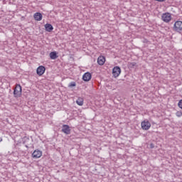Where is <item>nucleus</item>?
<instances>
[{
    "mask_svg": "<svg viewBox=\"0 0 182 182\" xmlns=\"http://www.w3.org/2000/svg\"><path fill=\"white\" fill-rule=\"evenodd\" d=\"M50 58L53 60H55V59H58V58H59V56L58 55V53L56 51H53V52L50 53Z\"/></svg>",
    "mask_w": 182,
    "mask_h": 182,
    "instance_id": "f8f14e48",
    "label": "nucleus"
},
{
    "mask_svg": "<svg viewBox=\"0 0 182 182\" xmlns=\"http://www.w3.org/2000/svg\"><path fill=\"white\" fill-rule=\"evenodd\" d=\"M120 73H122V70L120 69V67L116 66L113 68L112 75L114 77H119Z\"/></svg>",
    "mask_w": 182,
    "mask_h": 182,
    "instance_id": "39448f33",
    "label": "nucleus"
},
{
    "mask_svg": "<svg viewBox=\"0 0 182 182\" xmlns=\"http://www.w3.org/2000/svg\"><path fill=\"white\" fill-rule=\"evenodd\" d=\"M75 86H76V82L74 81L70 82L68 85V87H75Z\"/></svg>",
    "mask_w": 182,
    "mask_h": 182,
    "instance_id": "f3484780",
    "label": "nucleus"
},
{
    "mask_svg": "<svg viewBox=\"0 0 182 182\" xmlns=\"http://www.w3.org/2000/svg\"><path fill=\"white\" fill-rule=\"evenodd\" d=\"M90 79H92V74H90V73H85L82 75V80H84V82H89Z\"/></svg>",
    "mask_w": 182,
    "mask_h": 182,
    "instance_id": "1a4fd4ad",
    "label": "nucleus"
},
{
    "mask_svg": "<svg viewBox=\"0 0 182 182\" xmlns=\"http://www.w3.org/2000/svg\"><path fill=\"white\" fill-rule=\"evenodd\" d=\"M45 70H46V68H45V66L40 65L36 70V73L38 76H42V75L45 73Z\"/></svg>",
    "mask_w": 182,
    "mask_h": 182,
    "instance_id": "0eeeda50",
    "label": "nucleus"
},
{
    "mask_svg": "<svg viewBox=\"0 0 182 182\" xmlns=\"http://www.w3.org/2000/svg\"><path fill=\"white\" fill-rule=\"evenodd\" d=\"M153 147H154V146H153V144H151V148L153 149Z\"/></svg>",
    "mask_w": 182,
    "mask_h": 182,
    "instance_id": "4be33fe9",
    "label": "nucleus"
},
{
    "mask_svg": "<svg viewBox=\"0 0 182 182\" xmlns=\"http://www.w3.org/2000/svg\"><path fill=\"white\" fill-rule=\"evenodd\" d=\"M29 137L28 136H24L22 139V141H23V144H26V142L27 141H29Z\"/></svg>",
    "mask_w": 182,
    "mask_h": 182,
    "instance_id": "dca6fc26",
    "label": "nucleus"
},
{
    "mask_svg": "<svg viewBox=\"0 0 182 182\" xmlns=\"http://www.w3.org/2000/svg\"><path fill=\"white\" fill-rule=\"evenodd\" d=\"M25 146L26 147V149H28L29 146H28V144H26Z\"/></svg>",
    "mask_w": 182,
    "mask_h": 182,
    "instance_id": "412c9836",
    "label": "nucleus"
},
{
    "mask_svg": "<svg viewBox=\"0 0 182 182\" xmlns=\"http://www.w3.org/2000/svg\"><path fill=\"white\" fill-rule=\"evenodd\" d=\"M33 159H41L42 157V151L36 149L32 154Z\"/></svg>",
    "mask_w": 182,
    "mask_h": 182,
    "instance_id": "423d86ee",
    "label": "nucleus"
},
{
    "mask_svg": "<svg viewBox=\"0 0 182 182\" xmlns=\"http://www.w3.org/2000/svg\"><path fill=\"white\" fill-rule=\"evenodd\" d=\"M105 62H106V58H105V56L98 57L97 58L98 65H100V66H102V65H105Z\"/></svg>",
    "mask_w": 182,
    "mask_h": 182,
    "instance_id": "9d476101",
    "label": "nucleus"
},
{
    "mask_svg": "<svg viewBox=\"0 0 182 182\" xmlns=\"http://www.w3.org/2000/svg\"><path fill=\"white\" fill-rule=\"evenodd\" d=\"M137 66V63H136L135 62L133 63H130L129 64V68H130L131 69L134 68V67Z\"/></svg>",
    "mask_w": 182,
    "mask_h": 182,
    "instance_id": "2eb2a0df",
    "label": "nucleus"
},
{
    "mask_svg": "<svg viewBox=\"0 0 182 182\" xmlns=\"http://www.w3.org/2000/svg\"><path fill=\"white\" fill-rule=\"evenodd\" d=\"M45 28L47 32H52V31H53V26L50 23L45 24Z\"/></svg>",
    "mask_w": 182,
    "mask_h": 182,
    "instance_id": "ddd939ff",
    "label": "nucleus"
},
{
    "mask_svg": "<svg viewBox=\"0 0 182 182\" xmlns=\"http://www.w3.org/2000/svg\"><path fill=\"white\" fill-rule=\"evenodd\" d=\"M33 18L35 21H41L43 18L42 14L39 12L35 13L33 15Z\"/></svg>",
    "mask_w": 182,
    "mask_h": 182,
    "instance_id": "9b49d317",
    "label": "nucleus"
},
{
    "mask_svg": "<svg viewBox=\"0 0 182 182\" xmlns=\"http://www.w3.org/2000/svg\"><path fill=\"white\" fill-rule=\"evenodd\" d=\"M178 107H180V109H182V100H181L178 102Z\"/></svg>",
    "mask_w": 182,
    "mask_h": 182,
    "instance_id": "6ab92c4d",
    "label": "nucleus"
},
{
    "mask_svg": "<svg viewBox=\"0 0 182 182\" xmlns=\"http://www.w3.org/2000/svg\"><path fill=\"white\" fill-rule=\"evenodd\" d=\"M76 103L77 105H78V106H83V103H84V100L82 97H79L77 98V100H76Z\"/></svg>",
    "mask_w": 182,
    "mask_h": 182,
    "instance_id": "4468645a",
    "label": "nucleus"
},
{
    "mask_svg": "<svg viewBox=\"0 0 182 182\" xmlns=\"http://www.w3.org/2000/svg\"><path fill=\"white\" fill-rule=\"evenodd\" d=\"M141 127L142 130H149L151 127V124H150L149 120L145 119L141 123Z\"/></svg>",
    "mask_w": 182,
    "mask_h": 182,
    "instance_id": "7ed1b4c3",
    "label": "nucleus"
},
{
    "mask_svg": "<svg viewBox=\"0 0 182 182\" xmlns=\"http://www.w3.org/2000/svg\"><path fill=\"white\" fill-rule=\"evenodd\" d=\"M176 116H177V117H182V112L181 111L176 112Z\"/></svg>",
    "mask_w": 182,
    "mask_h": 182,
    "instance_id": "a211bd4d",
    "label": "nucleus"
},
{
    "mask_svg": "<svg viewBox=\"0 0 182 182\" xmlns=\"http://www.w3.org/2000/svg\"><path fill=\"white\" fill-rule=\"evenodd\" d=\"M14 96L16 98L21 97V96H22V87L21 85H16V87L14 90Z\"/></svg>",
    "mask_w": 182,
    "mask_h": 182,
    "instance_id": "f257e3e1",
    "label": "nucleus"
},
{
    "mask_svg": "<svg viewBox=\"0 0 182 182\" xmlns=\"http://www.w3.org/2000/svg\"><path fill=\"white\" fill-rule=\"evenodd\" d=\"M161 19L166 23H168V22H170V21H171V14L168 12L164 13L161 16Z\"/></svg>",
    "mask_w": 182,
    "mask_h": 182,
    "instance_id": "f03ea898",
    "label": "nucleus"
},
{
    "mask_svg": "<svg viewBox=\"0 0 182 182\" xmlns=\"http://www.w3.org/2000/svg\"><path fill=\"white\" fill-rule=\"evenodd\" d=\"M1 141H2V138L0 137V143H1Z\"/></svg>",
    "mask_w": 182,
    "mask_h": 182,
    "instance_id": "5701e85b",
    "label": "nucleus"
},
{
    "mask_svg": "<svg viewBox=\"0 0 182 182\" xmlns=\"http://www.w3.org/2000/svg\"><path fill=\"white\" fill-rule=\"evenodd\" d=\"M173 30H175L176 32H181L182 31V21H176L173 25Z\"/></svg>",
    "mask_w": 182,
    "mask_h": 182,
    "instance_id": "20e7f679",
    "label": "nucleus"
},
{
    "mask_svg": "<svg viewBox=\"0 0 182 182\" xmlns=\"http://www.w3.org/2000/svg\"><path fill=\"white\" fill-rule=\"evenodd\" d=\"M62 132L63 133H65V134H70V127L67 124H63L62 127Z\"/></svg>",
    "mask_w": 182,
    "mask_h": 182,
    "instance_id": "6e6552de",
    "label": "nucleus"
},
{
    "mask_svg": "<svg viewBox=\"0 0 182 182\" xmlns=\"http://www.w3.org/2000/svg\"><path fill=\"white\" fill-rule=\"evenodd\" d=\"M155 1H156L157 2H164V1H166V0H155Z\"/></svg>",
    "mask_w": 182,
    "mask_h": 182,
    "instance_id": "aec40b11",
    "label": "nucleus"
}]
</instances>
